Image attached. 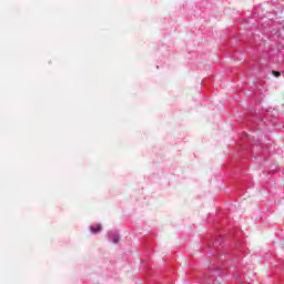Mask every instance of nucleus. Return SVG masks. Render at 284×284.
Instances as JSON below:
<instances>
[{"instance_id":"obj_1","label":"nucleus","mask_w":284,"mask_h":284,"mask_svg":"<svg viewBox=\"0 0 284 284\" xmlns=\"http://www.w3.org/2000/svg\"><path fill=\"white\" fill-rule=\"evenodd\" d=\"M101 224H98L97 226H90V230L92 234H99V232H101Z\"/></svg>"},{"instance_id":"obj_2","label":"nucleus","mask_w":284,"mask_h":284,"mask_svg":"<svg viewBox=\"0 0 284 284\" xmlns=\"http://www.w3.org/2000/svg\"><path fill=\"white\" fill-rule=\"evenodd\" d=\"M272 74H274V77H276V78L281 77V72H278V71H272Z\"/></svg>"},{"instance_id":"obj_3","label":"nucleus","mask_w":284,"mask_h":284,"mask_svg":"<svg viewBox=\"0 0 284 284\" xmlns=\"http://www.w3.org/2000/svg\"><path fill=\"white\" fill-rule=\"evenodd\" d=\"M113 243H119V237H114Z\"/></svg>"}]
</instances>
